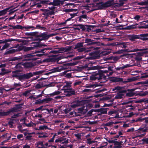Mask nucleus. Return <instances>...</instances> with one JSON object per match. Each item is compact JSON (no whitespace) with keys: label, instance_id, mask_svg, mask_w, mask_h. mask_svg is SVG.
<instances>
[{"label":"nucleus","instance_id":"nucleus-15","mask_svg":"<svg viewBox=\"0 0 148 148\" xmlns=\"http://www.w3.org/2000/svg\"><path fill=\"white\" fill-rule=\"evenodd\" d=\"M136 89L135 88L132 89L130 90H128L129 92L126 93V96L128 97H131L134 95H136L137 92L134 91Z\"/></svg>","mask_w":148,"mask_h":148},{"label":"nucleus","instance_id":"nucleus-48","mask_svg":"<svg viewBox=\"0 0 148 148\" xmlns=\"http://www.w3.org/2000/svg\"><path fill=\"white\" fill-rule=\"evenodd\" d=\"M42 3L43 4H48L49 5H52L54 6L53 1V2L49 3L48 1H43L42 2Z\"/></svg>","mask_w":148,"mask_h":148},{"label":"nucleus","instance_id":"nucleus-3","mask_svg":"<svg viewBox=\"0 0 148 148\" xmlns=\"http://www.w3.org/2000/svg\"><path fill=\"white\" fill-rule=\"evenodd\" d=\"M114 4V0L108 1L106 3H97L96 6L98 7L99 9H102L103 7H108Z\"/></svg>","mask_w":148,"mask_h":148},{"label":"nucleus","instance_id":"nucleus-23","mask_svg":"<svg viewBox=\"0 0 148 148\" xmlns=\"http://www.w3.org/2000/svg\"><path fill=\"white\" fill-rule=\"evenodd\" d=\"M128 38L130 40L134 41L136 39H139V35H129Z\"/></svg>","mask_w":148,"mask_h":148},{"label":"nucleus","instance_id":"nucleus-14","mask_svg":"<svg viewBox=\"0 0 148 148\" xmlns=\"http://www.w3.org/2000/svg\"><path fill=\"white\" fill-rule=\"evenodd\" d=\"M20 113H18L16 114H14L12 116L11 118H10V121L8 122V123H14V122L16 121V119H15L16 118L20 116Z\"/></svg>","mask_w":148,"mask_h":148},{"label":"nucleus","instance_id":"nucleus-22","mask_svg":"<svg viewBox=\"0 0 148 148\" xmlns=\"http://www.w3.org/2000/svg\"><path fill=\"white\" fill-rule=\"evenodd\" d=\"M51 48H45L44 49H41V50L44 56H48L49 54V50L51 49Z\"/></svg>","mask_w":148,"mask_h":148},{"label":"nucleus","instance_id":"nucleus-24","mask_svg":"<svg viewBox=\"0 0 148 148\" xmlns=\"http://www.w3.org/2000/svg\"><path fill=\"white\" fill-rule=\"evenodd\" d=\"M77 51L78 52H84L85 53L88 52L90 51V49H87L84 47L77 49Z\"/></svg>","mask_w":148,"mask_h":148},{"label":"nucleus","instance_id":"nucleus-25","mask_svg":"<svg viewBox=\"0 0 148 148\" xmlns=\"http://www.w3.org/2000/svg\"><path fill=\"white\" fill-rule=\"evenodd\" d=\"M20 50L18 49H12L7 51L5 53V54L7 55L9 54H12L16 51H18Z\"/></svg>","mask_w":148,"mask_h":148},{"label":"nucleus","instance_id":"nucleus-60","mask_svg":"<svg viewBox=\"0 0 148 148\" xmlns=\"http://www.w3.org/2000/svg\"><path fill=\"white\" fill-rule=\"evenodd\" d=\"M87 123L89 125H93L97 123L98 121H87Z\"/></svg>","mask_w":148,"mask_h":148},{"label":"nucleus","instance_id":"nucleus-16","mask_svg":"<svg viewBox=\"0 0 148 148\" xmlns=\"http://www.w3.org/2000/svg\"><path fill=\"white\" fill-rule=\"evenodd\" d=\"M35 56V55L31 54L24 55L23 57L25 58V59L24 60H34L35 58L34 57Z\"/></svg>","mask_w":148,"mask_h":148},{"label":"nucleus","instance_id":"nucleus-31","mask_svg":"<svg viewBox=\"0 0 148 148\" xmlns=\"http://www.w3.org/2000/svg\"><path fill=\"white\" fill-rule=\"evenodd\" d=\"M64 1L60 0H53L54 6H58L60 4H63Z\"/></svg>","mask_w":148,"mask_h":148},{"label":"nucleus","instance_id":"nucleus-41","mask_svg":"<svg viewBox=\"0 0 148 148\" xmlns=\"http://www.w3.org/2000/svg\"><path fill=\"white\" fill-rule=\"evenodd\" d=\"M122 142H118L117 141H115L114 145H116L117 147H118L119 148H121L122 147L121 145H122Z\"/></svg>","mask_w":148,"mask_h":148},{"label":"nucleus","instance_id":"nucleus-47","mask_svg":"<svg viewBox=\"0 0 148 148\" xmlns=\"http://www.w3.org/2000/svg\"><path fill=\"white\" fill-rule=\"evenodd\" d=\"M32 44H33L32 46H33L32 47H34V49L35 48H37L40 46V44L38 42L33 43Z\"/></svg>","mask_w":148,"mask_h":148},{"label":"nucleus","instance_id":"nucleus-58","mask_svg":"<svg viewBox=\"0 0 148 148\" xmlns=\"http://www.w3.org/2000/svg\"><path fill=\"white\" fill-rule=\"evenodd\" d=\"M39 129L40 130H44V129H48V127L47 126L44 125L43 126H40L39 127Z\"/></svg>","mask_w":148,"mask_h":148},{"label":"nucleus","instance_id":"nucleus-56","mask_svg":"<svg viewBox=\"0 0 148 148\" xmlns=\"http://www.w3.org/2000/svg\"><path fill=\"white\" fill-rule=\"evenodd\" d=\"M61 92L59 91H56L54 92L53 93L50 94L49 95H50L51 96H54V95H58Z\"/></svg>","mask_w":148,"mask_h":148},{"label":"nucleus","instance_id":"nucleus-50","mask_svg":"<svg viewBox=\"0 0 148 148\" xmlns=\"http://www.w3.org/2000/svg\"><path fill=\"white\" fill-rule=\"evenodd\" d=\"M36 147H38L39 145H41V146H45L43 143V142L42 141H39L37 142L36 143Z\"/></svg>","mask_w":148,"mask_h":148},{"label":"nucleus","instance_id":"nucleus-18","mask_svg":"<svg viewBox=\"0 0 148 148\" xmlns=\"http://www.w3.org/2000/svg\"><path fill=\"white\" fill-rule=\"evenodd\" d=\"M38 36L40 37L39 40H40L47 39L50 37L49 35H48L45 33H43L39 35Z\"/></svg>","mask_w":148,"mask_h":148},{"label":"nucleus","instance_id":"nucleus-7","mask_svg":"<svg viewBox=\"0 0 148 148\" xmlns=\"http://www.w3.org/2000/svg\"><path fill=\"white\" fill-rule=\"evenodd\" d=\"M147 49H134L131 50H129L128 52H133L137 51H142V52H139L137 53V55L141 57L144 55L145 54H146L148 53L147 51Z\"/></svg>","mask_w":148,"mask_h":148},{"label":"nucleus","instance_id":"nucleus-53","mask_svg":"<svg viewBox=\"0 0 148 148\" xmlns=\"http://www.w3.org/2000/svg\"><path fill=\"white\" fill-rule=\"evenodd\" d=\"M100 69V66L98 65L96 66H92L90 67V69L92 70H99Z\"/></svg>","mask_w":148,"mask_h":148},{"label":"nucleus","instance_id":"nucleus-35","mask_svg":"<svg viewBox=\"0 0 148 148\" xmlns=\"http://www.w3.org/2000/svg\"><path fill=\"white\" fill-rule=\"evenodd\" d=\"M12 112H0V117L7 116Z\"/></svg>","mask_w":148,"mask_h":148},{"label":"nucleus","instance_id":"nucleus-39","mask_svg":"<svg viewBox=\"0 0 148 148\" xmlns=\"http://www.w3.org/2000/svg\"><path fill=\"white\" fill-rule=\"evenodd\" d=\"M93 91L92 90L90 89H85L82 91L83 92H84L85 94H87L93 92Z\"/></svg>","mask_w":148,"mask_h":148},{"label":"nucleus","instance_id":"nucleus-62","mask_svg":"<svg viewBox=\"0 0 148 148\" xmlns=\"http://www.w3.org/2000/svg\"><path fill=\"white\" fill-rule=\"evenodd\" d=\"M36 27L37 28L42 29V30H45L46 29V28L45 27H44L42 26H41V25H37L36 26Z\"/></svg>","mask_w":148,"mask_h":148},{"label":"nucleus","instance_id":"nucleus-19","mask_svg":"<svg viewBox=\"0 0 148 148\" xmlns=\"http://www.w3.org/2000/svg\"><path fill=\"white\" fill-rule=\"evenodd\" d=\"M147 113H144L142 114L141 113H140V112H139L138 113H137V114H136L134 113L133 112H131L130 113H129V114L123 116V117H125V118H130V117L132 116L133 115H134V114H136V115L137 116H138V115H147Z\"/></svg>","mask_w":148,"mask_h":148},{"label":"nucleus","instance_id":"nucleus-43","mask_svg":"<svg viewBox=\"0 0 148 148\" xmlns=\"http://www.w3.org/2000/svg\"><path fill=\"white\" fill-rule=\"evenodd\" d=\"M138 4L140 5H146L148 6V0H147L144 1L140 2Z\"/></svg>","mask_w":148,"mask_h":148},{"label":"nucleus","instance_id":"nucleus-42","mask_svg":"<svg viewBox=\"0 0 148 148\" xmlns=\"http://www.w3.org/2000/svg\"><path fill=\"white\" fill-rule=\"evenodd\" d=\"M52 99L50 98H46L42 100V102L43 103H46L49 101H51L52 100Z\"/></svg>","mask_w":148,"mask_h":148},{"label":"nucleus","instance_id":"nucleus-29","mask_svg":"<svg viewBox=\"0 0 148 148\" xmlns=\"http://www.w3.org/2000/svg\"><path fill=\"white\" fill-rule=\"evenodd\" d=\"M98 86V85L95 84H87L84 86V87L86 88H95Z\"/></svg>","mask_w":148,"mask_h":148},{"label":"nucleus","instance_id":"nucleus-26","mask_svg":"<svg viewBox=\"0 0 148 148\" xmlns=\"http://www.w3.org/2000/svg\"><path fill=\"white\" fill-rule=\"evenodd\" d=\"M116 45H120L121 47L124 48H126L128 45L127 42H116Z\"/></svg>","mask_w":148,"mask_h":148},{"label":"nucleus","instance_id":"nucleus-28","mask_svg":"<svg viewBox=\"0 0 148 148\" xmlns=\"http://www.w3.org/2000/svg\"><path fill=\"white\" fill-rule=\"evenodd\" d=\"M122 105H124V107L126 108H129L130 110H132L133 109V106H132L131 104H128L129 103L128 102H123L122 103Z\"/></svg>","mask_w":148,"mask_h":148},{"label":"nucleus","instance_id":"nucleus-12","mask_svg":"<svg viewBox=\"0 0 148 148\" xmlns=\"http://www.w3.org/2000/svg\"><path fill=\"white\" fill-rule=\"evenodd\" d=\"M43 12L42 14L47 16H48L49 15H54L55 14V10H48L44 9Z\"/></svg>","mask_w":148,"mask_h":148},{"label":"nucleus","instance_id":"nucleus-57","mask_svg":"<svg viewBox=\"0 0 148 148\" xmlns=\"http://www.w3.org/2000/svg\"><path fill=\"white\" fill-rule=\"evenodd\" d=\"M23 44L24 45H26L29 42V40H21Z\"/></svg>","mask_w":148,"mask_h":148},{"label":"nucleus","instance_id":"nucleus-9","mask_svg":"<svg viewBox=\"0 0 148 148\" xmlns=\"http://www.w3.org/2000/svg\"><path fill=\"white\" fill-rule=\"evenodd\" d=\"M64 95L66 96L69 97L71 95H75V90L74 89L70 88L68 89H65L64 91Z\"/></svg>","mask_w":148,"mask_h":148},{"label":"nucleus","instance_id":"nucleus-59","mask_svg":"<svg viewBox=\"0 0 148 148\" xmlns=\"http://www.w3.org/2000/svg\"><path fill=\"white\" fill-rule=\"evenodd\" d=\"M1 71L3 72V74H5L6 73H9L10 71H6V70L4 68H2L1 69Z\"/></svg>","mask_w":148,"mask_h":148},{"label":"nucleus","instance_id":"nucleus-40","mask_svg":"<svg viewBox=\"0 0 148 148\" xmlns=\"http://www.w3.org/2000/svg\"><path fill=\"white\" fill-rule=\"evenodd\" d=\"M8 9H5L2 10L0 11V16H3L7 12Z\"/></svg>","mask_w":148,"mask_h":148},{"label":"nucleus","instance_id":"nucleus-49","mask_svg":"<svg viewBox=\"0 0 148 148\" xmlns=\"http://www.w3.org/2000/svg\"><path fill=\"white\" fill-rule=\"evenodd\" d=\"M112 121L106 123H103L102 126H109L113 124Z\"/></svg>","mask_w":148,"mask_h":148},{"label":"nucleus","instance_id":"nucleus-55","mask_svg":"<svg viewBox=\"0 0 148 148\" xmlns=\"http://www.w3.org/2000/svg\"><path fill=\"white\" fill-rule=\"evenodd\" d=\"M128 51L127 49H125V50H120L118 51L117 52V53L119 54H121L123 53L124 52H128Z\"/></svg>","mask_w":148,"mask_h":148},{"label":"nucleus","instance_id":"nucleus-8","mask_svg":"<svg viewBox=\"0 0 148 148\" xmlns=\"http://www.w3.org/2000/svg\"><path fill=\"white\" fill-rule=\"evenodd\" d=\"M80 13H82V14L78 17L79 21L82 22L84 21V19H88L89 18L86 14L87 13V12H86L83 10Z\"/></svg>","mask_w":148,"mask_h":148},{"label":"nucleus","instance_id":"nucleus-32","mask_svg":"<svg viewBox=\"0 0 148 148\" xmlns=\"http://www.w3.org/2000/svg\"><path fill=\"white\" fill-rule=\"evenodd\" d=\"M22 65L26 68H29L33 66L31 62H25L22 63Z\"/></svg>","mask_w":148,"mask_h":148},{"label":"nucleus","instance_id":"nucleus-37","mask_svg":"<svg viewBox=\"0 0 148 148\" xmlns=\"http://www.w3.org/2000/svg\"><path fill=\"white\" fill-rule=\"evenodd\" d=\"M84 42H80L77 43L75 46V49H77L83 47Z\"/></svg>","mask_w":148,"mask_h":148},{"label":"nucleus","instance_id":"nucleus-17","mask_svg":"<svg viewBox=\"0 0 148 148\" xmlns=\"http://www.w3.org/2000/svg\"><path fill=\"white\" fill-rule=\"evenodd\" d=\"M139 39L143 41L148 40V33L139 35Z\"/></svg>","mask_w":148,"mask_h":148},{"label":"nucleus","instance_id":"nucleus-61","mask_svg":"<svg viewBox=\"0 0 148 148\" xmlns=\"http://www.w3.org/2000/svg\"><path fill=\"white\" fill-rule=\"evenodd\" d=\"M142 141L144 143L148 144V137L143 138L142 139Z\"/></svg>","mask_w":148,"mask_h":148},{"label":"nucleus","instance_id":"nucleus-38","mask_svg":"<svg viewBox=\"0 0 148 148\" xmlns=\"http://www.w3.org/2000/svg\"><path fill=\"white\" fill-rule=\"evenodd\" d=\"M34 49V47H25L23 48V50L24 51H29L32 50Z\"/></svg>","mask_w":148,"mask_h":148},{"label":"nucleus","instance_id":"nucleus-44","mask_svg":"<svg viewBox=\"0 0 148 148\" xmlns=\"http://www.w3.org/2000/svg\"><path fill=\"white\" fill-rule=\"evenodd\" d=\"M124 4V3L122 2H121L119 3H116L115 4L114 3V4L113 5H114V7L115 8L117 7H120L123 5Z\"/></svg>","mask_w":148,"mask_h":148},{"label":"nucleus","instance_id":"nucleus-34","mask_svg":"<svg viewBox=\"0 0 148 148\" xmlns=\"http://www.w3.org/2000/svg\"><path fill=\"white\" fill-rule=\"evenodd\" d=\"M26 74H29V77L27 78V79H29L31 77H32L34 75H38V71H35L34 72H33V73H32L31 72H30L29 73H26Z\"/></svg>","mask_w":148,"mask_h":148},{"label":"nucleus","instance_id":"nucleus-20","mask_svg":"<svg viewBox=\"0 0 148 148\" xmlns=\"http://www.w3.org/2000/svg\"><path fill=\"white\" fill-rule=\"evenodd\" d=\"M98 42H94V40L90 38H86L85 40V43L87 44L88 45H91L97 43Z\"/></svg>","mask_w":148,"mask_h":148},{"label":"nucleus","instance_id":"nucleus-33","mask_svg":"<svg viewBox=\"0 0 148 148\" xmlns=\"http://www.w3.org/2000/svg\"><path fill=\"white\" fill-rule=\"evenodd\" d=\"M43 82H40L37 84L35 86V87L36 89H39L44 86Z\"/></svg>","mask_w":148,"mask_h":148},{"label":"nucleus","instance_id":"nucleus-11","mask_svg":"<svg viewBox=\"0 0 148 148\" xmlns=\"http://www.w3.org/2000/svg\"><path fill=\"white\" fill-rule=\"evenodd\" d=\"M23 28H25L26 29H35V27L33 26H28L23 27L20 25H17L16 26H13V29H23Z\"/></svg>","mask_w":148,"mask_h":148},{"label":"nucleus","instance_id":"nucleus-10","mask_svg":"<svg viewBox=\"0 0 148 148\" xmlns=\"http://www.w3.org/2000/svg\"><path fill=\"white\" fill-rule=\"evenodd\" d=\"M75 112L74 115L73 114L74 113L73 112H71L69 113V116L70 117L76 116H81L82 115H84L86 112Z\"/></svg>","mask_w":148,"mask_h":148},{"label":"nucleus","instance_id":"nucleus-1","mask_svg":"<svg viewBox=\"0 0 148 148\" xmlns=\"http://www.w3.org/2000/svg\"><path fill=\"white\" fill-rule=\"evenodd\" d=\"M75 65V64L73 63H70L64 64L62 66L54 68L53 69H51L50 71V72L47 73H45L44 74L45 75H48L49 74L57 72H60L62 70L68 69L69 68V66H73Z\"/></svg>","mask_w":148,"mask_h":148},{"label":"nucleus","instance_id":"nucleus-45","mask_svg":"<svg viewBox=\"0 0 148 148\" xmlns=\"http://www.w3.org/2000/svg\"><path fill=\"white\" fill-rule=\"evenodd\" d=\"M23 124H25V125L27 127H30L33 126V125L34 124V123L32 121H31L30 123H29L28 124H27L25 123V121H24Z\"/></svg>","mask_w":148,"mask_h":148},{"label":"nucleus","instance_id":"nucleus-30","mask_svg":"<svg viewBox=\"0 0 148 148\" xmlns=\"http://www.w3.org/2000/svg\"><path fill=\"white\" fill-rule=\"evenodd\" d=\"M136 95H139L140 96H144L148 94V92H140L139 91H137Z\"/></svg>","mask_w":148,"mask_h":148},{"label":"nucleus","instance_id":"nucleus-51","mask_svg":"<svg viewBox=\"0 0 148 148\" xmlns=\"http://www.w3.org/2000/svg\"><path fill=\"white\" fill-rule=\"evenodd\" d=\"M101 77V73L97 74L94 76V79H97L98 80H100V79Z\"/></svg>","mask_w":148,"mask_h":148},{"label":"nucleus","instance_id":"nucleus-46","mask_svg":"<svg viewBox=\"0 0 148 148\" xmlns=\"http://www.w3.org/2000/svg\"><path fill=\"white\" fill-rule=\"evenodd\" d=\"M77 11V9H65L64 10V11L66 12H76Z\"/></svg>","mask_w":148,"mask_h":148},{"label":"nucleus","instance_id":"nucleus-27","mask_svg":"<svg viewBox=\"0 0 148 148\" xmlns=\"http://www.w3.org/2000/svg\"><path fill=\"white\" fill-rule=\"evenodd\" d=\"M112 80L114 82H123V79L122 78H120L118 77H115L113 78Z\"/></svg>","mask_w":148,"mask_h":148},{"label":"nucleus","instance_id":"nucleus-6","mask_svg":"<svg viewBox=\"0 0 148 148\" xmlns=\"http://www.w3.org/2000/svg\"><path fill=\"white\" fill-rule=\"evenodd\" d=\"M147 49H134L131 50H129L128 52H133L137 51H142V52H139L137 53V55L141 57L144 55L145 54H146L148 53L147 51Z\"/></svg>","mask_w":148,"mask_h":148},{"label":"nucleus","instance_id":"nucleus-5","mask_svg":"<svg viewBox=\"0 0 148 148\" xmlns=\"http://www.w3.org/2000/svg\"><path fill=\"white\" fill-rule=\"evenodd\" d=\"M29 74H14L12 77H15L21 81H24L27 79L29 76Z\"/></svg>","mask_w":148,"mask_h":148},{"label":"nucleus","instance_id":"nucleus-2","mask_svg":"<svg viewBox=\"0 0 148 148\" xmlns=\"http://www.w3.org/2000/svg\"><path fill=\"white\" fill-rule=\"evenodd\" d=\"M71 47H62L59 48H54L53 50L49 51V54L53 53L56 54L63 53L67 52L71 50Z\"/></svg>","mask_w":148,"mask_h":148},{"label":"nucleus","instance_id":"nucleus-36","mask_svg":"<svg viewBox=\"0 0 148 148\" xmlns=\"http://www.w3.org/2000/svg\"><path fill=\"white\" fill-rule=\"evenodd\" d=\"M35 53H37L36 55H35V56H36L38 57H40L43 56H44L43 53H42V52L41 49L38 51L35 52Z\"/></svg>","mask_w":148,"mask_h":148},{"label":"nucleus","instance_id":"nucleus-54","mask_svg":"<svg viewBox=\"0 0 148 148\" xmlns=\"http://www.w3.org/2000/svg\"><path fill=\"white\" fill-rule=\"evenodd\" d=\"M10 44L8 43H5V44L3 46L1 50H4L9 47Z\"/></svg>","mask_w":148,"mask_h":148},{"label":"nucleus","instance_id":"nucleus-63","mask_svg":"<svg viewBox=\"0 0 148 148\" xmlns=\"http://www.w3.org/2000/svg\"><path fill=\"white\" fill-rule=\"evenodd\" d=\"M82 83V82L80 81H76L74 83V86H76L77 85H80Z\"/></svg>","mask_w":148,"mask_h":148},{"label":"nucleus","instance_id":"nucleus-13","mask_svg":"<svg viewBox=\"0 0 148 148\" xmlns=\"http://www.w3.org/2000/svg\"><path fill=\"white\" fill-rule=\"evenodd\" d=\"M126 92V90H123L118 92L114 97V99H120L122 98L124 95V93Z\"/></svg>","mask_w":148,"mask_h":148},{"label":"nucleus","instance_id":"nucleus-4","mask_svg":"<svg viewBox=\"0 0 148 148\" xmlns=\"http://www.w3.org/2000/svg\"><path fill=\"white\" fill-rule=\"evenodd\" d=\"M79 107L78 104L77 103H75L72 104L71 106V108H69L68 111H70L71 110H78L79 111H83L85 110V111H88V110L86 109V107L84 106H82L81 107L78 108Z\"/></svg>","mask_w":148,"mask_h":148},{"label":"nucleus","instance_id":"nucleus-52","mask_svg":"<svg viewBox=\"0 0 148 148\" xmlns=\"http://www.w3.org/2000/svg\"><path fill=\"white\" fill-rule=\"evenodd\" d=\"M32 90H30L25 91L23 94V95L25 96H27L30 93V92Z\"/></svg>","mask_w":148,"mask_h":148},{"label":"nucleus","instance_id":"nucleus-21","mask_svg":"<svg viewBox=\"0 0 148 148\" xmlns=\"http://www.w3.org/2000/svg\"><path fill=\"white\" fill-rule=\"evenodd\" d=\"M90 57L86 58L87 59L93 60L97 59L98 57L97 55L95 53H89Z\"/></svg>","mask_w":148,"mask_h":148},{"label":"nucleus","instance_id":"nucleus-64","mask_svg":"<svg viewBox=\"0 0 148 148\" xmlns=\"http://www.w3.org/2000/svg\"><path fill=\"white\" fill-rule=\"evenodd\" d=\"M136 28V26L135 25H131L127 27V29H135Z\"/></svg>","mask_w":148,"mask_h":148}]
</instances>
